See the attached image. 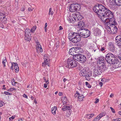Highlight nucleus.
<instances>
[{
  "label": "nucleus",
  "instance_id": "obj_1",
  "mask_svg": "<svg viewBox=\"0 0 121 121\" xmlns=\"http://www.w3.org/2000/svg\"><path fill=\"white\" fill-rule=\"evenodd\" d=\"M105 60L108 63L112 64L115 66L116 68L121 66L120 62L113 54L109 53H108L105 57Z\"/></svg>",
  "mask_w": 121,
  "mask_h": 121
},
{
  "label": "nucleus",
  "instance_id": "obj_2",
  "mask_svg": "<svg viewBox=\"0 0 121 121\" xmlns=\"http://www.w3.org/2000/svg\"><path fill=\"white\" fill-rule=\"evenodd\" d=\"M68 38L70 41L74 43L78 42L81 40V37L79 35L75 32L70 33Z\"/></svg>",
  "mask_w": 121,
  "mask_h": 121
},
{
  "label": "nucleus",
  "instance_id": "obj_3",
  "mask_svg": "<svg viewBox=\"0 0 121 121\" xmlns=\"http://www.w3.org/2000/svg\"><path fill=\"white\" fill-rule=\"evenodd\" d=\"M100 18L102 21L104 22L105 25H106V28H107L109 26L112 24H114L115 25H117V24L115 20L114 19V17L109 18H106V17H100Z\"/></svg>",
  "mask_w": 121,
  "mask_h": 121
},
{
  "label": "nucleus",
  "instance_id": "obj_4",
  "mask_svg": "<svg viewBox=\"0 0 121 121\" xmlns=\"http://www.w3.org/2000/svg\"><path fill=\"white\" fill-rule=\"evenodd\" d=\"M105 7L101 4H98L96 5L93 8V9L95 13H97L98 16L99 17H102V14Z\"/></svg>",
  "mask_w": 121,
  "mask_h": 121
},
{
  "label": "nucleus",
  "instance_id": "obj_5",
  "mask_svg": "<svg viewBox=\"0 0 121 121\" xmlns=\"http://www.w3.org/2000/svg\"><path fill=\"white\" fill-rule=\"evenodd\" d=\"M79 31H80L79 35L81 37L86 38L90 35V31L87 29H81L79 30Z\"/></svg>",
  "mask_w": 121,
  "mask_h": 121
},
{
  "label": "nucleus",
  "instance_id": "obj_6",
  "mask_svg": "<svg viewBox=\"0 0 121 121\" xmlns=\"http://www.w3.org/2000/svg\"><path fill=\"white\" fill-rule=\"evenodd\" d=\"M102 17H114L113 13L110 10L105 7L102 14Z\"/></svg>",
  "mask_w": 121,
  "mask_h": 121
},
{
  "label": "nucleus",
  "instance_id": "obj_7",
  "mask_svg": "<svg viewBox=\"0 0 121 121\" xmlns=\"http://www.w3.org/2000/svg\"><path fill=\"white\" fill-rule=\"evenodd\" d=\"M117 25L112 24L108 28H106L108 31L109 32H108L109 33L116 34L118 30L117 27L116 26Z\"/></svg>",
  "mask_w": 121,
  "mask_h": 121
},
{
  "label": "nucleus",
  "instance_id": "obj_8",
  "mask_svg": "<svg viewBox=\"0 0 121 121\" xmlns=\"http://www.w3.org/2000/svg\"><path fill=\"white\" fill-rule=\"evenodd\" d=\"M80 8V6L79 4L73 3L70 5L69 10L71 12H74L79 10Z\"/></svg>",
  "mask_w": 121,
  "mask_h": 121
},
{
  "label": "nucleus",
  "instance_id": "obj_9",
  "mask_svg": "<svg viewBox=\"0 0 121 121\" xmlns=\"http://www.w3.org/2000/svg\"><path fill=\"white\" fill-rule=\"evenodd\" d=\"M75 59L80 62L83 63L85 62L86 60V58L84 55H80V56H77V58Z\"/></svg>",
  "mask_w": 121,
  "mask_h": 121
},
{
  "label": "nucleus",
  "instance_id": "obj_10",
  "mask_svg": "<svg viewBox=\"0 0 121 121\" xmlns=\"http://www.w3.org/2000/svg\"><path fill=\"white\" fill-rule=\"evenodd\" d=\"M25 40L27 41H29L30 39L31 36L30 33V30L29 29L27 28L25 30Z\"/></svg>",
  "mask_w": 121,
  "mask_h": 121
},
{
  "label": "nucleus",
  "instance_id": "obj_11",
  "mask_svg": "<svg viewBox=\"0 0 121 121\" xmlns=\"http://www.w3.org/2000/svg\"><path fill=\"white\" fill-rule=\"evenodd\" d=\"M44 62L42 63L43 66L45 67V66L47 65L48 66H49L48 64L49 63L50 59L47 56V55L45 54L44 55Z\"/></svg>",
  "mask_w": 121,
  "mask_h": 121
},
{
  "label": "nucleus",
  "instance_id": "obj_12",
  "mask_svg": "<svg viewBox=\"0 0 121 121\" xmlns=\"http://www.w3.org/2000/svg\"><path fill=\"white\" fill-rule=\"evenodd\" d=\"M102 72L98 67L97 69H94V75L95 76H97L98 75H100Z\"/></svg>",
  "mask_w": 121,
  "mask_h": 121
},
{
  "label": "nucleus",
  "instance_id": "obj_13",
  "mask_svg": "<svg viewBox=\"0 0 121 121\" xmlns=\"http://www.w3.org/2000/svg\"><path fill=\"white\" fill-rule=\"evenodd\" d=\"M5 14L4 13H0V19L2 22L4 23L6 22L7 20L6 18H5Z\"/></svg>",
  "mask_w": 121,
  "mask_h": 121
},
{
  "label": "nucleus",
  "instance_id": "obj_14",
  "mask_svg": "<svg viewBox=\"0 0 121 121\" xmlns=\"http://www.w3.org/2000/svg\"><path fill=\"white\" fill-rule=\"evenodd\" d=\"M98 65L99 66L98 67L99 69L102 70V72L107 69L106 66L105 65L104 63H103V64H99Z\"/></svg>",
  "mask_w": 121,
  "mask_h": 121
},
{
  "label": "nucleus",
  "instance_id": "obj_15",
  "mask_svg": "<svg viewBox=\"0 0 121 121\" xmlns=\"http://www.w3.org/2000/svg\"><path fill=\"white\" fill-rule=\"evenodd\" d=\"M86 79L87 80H89L90 79V77L91 75V72L89 70L86 71Z\"/></svg>",
  "mask_w": 121,
  "mask_h": 121
},
{
  "label": "nucleus",
  "instance_id": "obj_16",
  "mask_svg": "<svg viewBox=\"0 0 121 121\" xmlns=\"http://www.w3.org/2000/svg\"><path fill=\"white\" fill-rule=\"evenodd\" d=\"M75 16H76V18H77V19L79 20H81L83 17L82 16L79 12H76L75 14Z\"/></svg>",
  "mask_w": 121,
  "mask_h": 121
},
{
  "label": "nucleus",
  "instance_id": "obj_17",
  "mask_svg": "<svg viewBox=\"0 0 121 121\" xmlns=\"http://www.w3.org/2000/svg\"><path fill=\"white\" fill-rule=\"evenodd\" d=\"M109 46L110 50L111 52H113L115 50L114 47L113 43L111 42L109 43Z\"/></svg>",
  "mask_w": 121,
  "mask_h": 121
},
{
  "label": "nucleus",
  "instance_id": "obj_18",
  "mask_svg": "<svg viewBox=\"0 0 121 121\" xmlns=\"http://www.w3.org/2000/svg\"><path fill=\"white\" fill-rule=\"evenodd\" d=\"M74 51H75V50L74 49V48H71L69 50V53L70 55L75 56L76 53Z\"/></svg>",
  "mask_w": 121,
  "mask_h": 121
},
{
  "label": "nucleus",
  "instance_id": "obj_19",
  "mask_svg": "<svg viewBox=\"0 0 121 121\" xmlns=\"http://www.w3.org/2000/svg\"><path fill=\"white\" fill-rule=\"evenodd\" d=\"M71 59L68 58L67 59V67L69 68H72Z\"/></svg>",
  "mask_w": 121,
  "mask_h": 121
},
{
  "label": "nucleus",
  "instance_id": "obj_20",
  "mask_svg": "<svg viewBox=\"0 0 121 121\" xmlns=\"http://www.w3.org/2000/svg\"><path fill=\"white\" fill-rule=\"evenodd\" d=\"M72 68L76 67L77 65L78 62L73 59H71Z\"/></svg>",
  "mask_w": 121,
  "mask_h": 121
},
{
  "label": "nucleus",
  "instance_id": "obj_21",
  "mask_svg": "<svg viewBox=\"0 0 121 121\" xmlns=\"http://www.w3.org/2000/svg\"><path fill=\"white\" fill-rule=\"evenodd\" d=\"M86 71L85 69H83L80 71L79 74L81 76H85L86 77Z\"/></svg>",
  "mask_w": 121,
  "mask_h": 121
},
{
  "label": "nucleus",
  "instance_id": "obj_22",
  "mask_svg": "<svg viewBox=\"0 0 121 121\" xmlns=\"http://www.w3.org/2000/svg\"><path fill=\"white\" fill-rule=\"evenodd\" d=\"M99 60L98 62V64H103V63H104V58L103 56H100L99 57Z\"/></svg>",
  "mask_w": 121,
  "mask_h": 121
},
{
  "label": "nucleus",
  "instance_id": "obj_23",
  "mask_svg": "<svg viewBox=\"0 0 121 121\" xmlns=\"http://www.w3.org/2000/svg\"><path fill=\"white\" fill-rule=\"evenodd\" d=\"M94 34L96 35H98L101 34V31L98 29L96 28L94 30Z\"/></svg>",
  "mask_w": 121,
  "mask_h": 121
},
{
  "label": "nucleus",
  "instance_id": "obj_24",
  "mask_svg": "<svg viewBox=\"0 0 121 121\" xmlns=\"http://www.w3.org/2000/svg\"><path fill=\"white\" fill-rule=\"evenodd\" d=\"M13 63L14 64V67L15 70V72L16 73H17L19 71V68L18 65H17V63L13 62Z\"/></svg>",
  "mask_w": 121,
  "mask_h": 121
},
{
  "label": "nucleus",
  "instance_id": "obj_25",
  "mask_svg": "<svg viewBox=\"0 0 121 121\" xmlns=\"http://www.w3.org/2000/svg\"><path fill=\"white\" fill-rule=\"evenodd\" d=\"M36 50L37 52H39V50L40 52H42L43 49L42 48L41 46L40 45H38L37 47H36Z\"/></svg>",
  "mask_w": 121,
  "mask_h": 121
},
{
  "label": "nucleus",
  "instance_id": "obj_26",
  "mask_svg": "<svg viewBox=\"0 0 121 121\" xmlns=\"http://www.w3.org/2000/svg\"><path fill=\"white\" fill-rule=\"evenodd\" d=\"M65 108L67 111V112L69 114H70L71 112V108L69 106H66Z\"/></svg>",
  "mask_w": 121,
  "mask_h": 121
},
{
  "label": "nucleus",
  "instance_id": "obj_27",
  "mask_svg": "<svg viewBox=\"0 0 121 121\" xmlns=\"http://www.w3.org/2000/svg\"><path fill=\"white\" fill-rule=\"evenodd\" d=\"M57 110V107L56 106H54L52 107L51 109L52 112V114L54 115H55L56 114V111Z\"/></svg>",
  "mask_w": 121,
  "mask_h": 121
},
{
  "label": "nucleus",
  "instance_id": "obj_28",
  "mask_svg": "<svg viewBox=\"0 0 121 121\" xmlns=\"http://www.w3.org/2000/svg\"><path fill=\"white\" fill-rule=\"evenodd\" d=\"M74 49L75 50V56L77 55V54L78 52L80 51V50H82V49L80 48H74Z\"/></svg>",
  "mask_w": 121,
  "mask_h": 121
},
{
  "label": "nucleus",
  "instance_id": "obj_29",
  "mask_svg": "<svg viewBox=\"0 0 121 121\" xmlns=\"http://www.w3.org/2000/svg\"><path fill=\"white\" fill-rule=\"evenodd\" d=\"M94 115V114L93 113L86 115V117L88 119L92 118Z\"/></svg>",
  "mask_w": 121,
  "mask_h": 121
},
{
  "label": "nucleus",
  "instance_id": "obj_30",
  "mask_svg": "<svg viewBox=\"0 0 121 121\" xmlns=\"http://www.w3.org/2000/svg\"><path fill=\"white\" fill-rule=\"evenodd\" d=\"M84 97V96L82 95H81L80 94L78 96V100L79 101H81L83 100V98Z\"/></svg>",
  "mask_w": 121,
  "mask_h": 121
},
{
  "label": "nucleus",
  "instance_id": "obj_31",
  "mask_svg": "<svg viewBox=\"0 0 121 121\" xmlns=\"http://www.w3.org/2000/svg\"><path fill=\"white\" fill-rule=\"evenodd\" d=\"M105 113L104 112H102L99 115L97 116L99 118V119L102 117L105 116Z\"/></svg>",
  "mask_w": 121,
  "mask_h": 121
},
{
  "label": "nucleus",
  "instance_id": "obj_32",
  "mask_svg": "<svg viewBox=\"0 0 121 121\" xmlns=\"http://www.w3.org/2000/svg\"><path fill=\"white\" fill-rule=\"evenodd\" d=\"M116 40L118 41L121 40V35L117 36L116 38Z\"/></svg>",
  "mask_w": 121,
  "mask_h": 121
},
{
  "label": "nucleus",
  "instance_id": "obj_33",
  "mask_svg": "<svg viewBox=\"0 0 121 121\" xmlns=\"http://www.w3.org/2000/svg\"><path fill=\"white\" fill-rule=\"evenodd\" d=\"M109 3L111 5H114L115 4V0H109Z\"/></svg>",
  "mask_w": 121,
  "mask_h": 121
},
{
  "label": "nucleus",
  "instance_id": "obj_34",
  "mask_svg": "<svg viewBox=\"0 0 121 121\" xmlns=\"http://www.w3.org/2000/svg\"><path fill=\"white\" fill-rule=\"evenodd\" d=\"M62 101L65 104L66 103V101H67V99L65 97H64L62 98Z\"/></svg>",
  "mask_w": 121,
  "mask_h": 121
},
{
  "label": "nucleus",
  "instance_id": "obj_35",
  "mask_svg": "<svg viewBox=\"0 0 121 121\" xmlns=\"http://www.w3.org/2000/svg\"><path fill=\"white\" fill-rule=\"evenodd\" d=\"M36 29V26L33 27V28L31 29V30H30V32L33 33L34 31Z\"/></svg>",
  "mask_w": 121,
  "mask_h": 121
},
{
  "label": "nucleus",
  "instance_id": "obj_36",
  "mask_svg": "<svg viewBox=\"0 0 121 121\" xmlns=\"http://www.w3.org/2000/svg\"><path fill=\"white\" fill-rule=\"evenodd\" d=\"M53 11H52V9L51 8H50L49 9V15H53Z\"/></svg>",
  "mask_w": 121,
  "mask_h": 121
},
{
  "label": "nucleus",
  "instance_id": "obj_37",
  "mask_svg": "<svg viewBox=\"0 0 121 121\" xmlns=\"http://www.w3.org/2000/svg\"><path fill=\"white\" fill-rule=\"evenodd\" d=\"M85 84L89 88H91V86L88 82H86Z\"/></svg>",
  "mask_w": 121,
  "mask_h": 121
},
{
  "label": "nucleus",
  "instance_id": "obj_38",
  "mask_svg": "<svg viewBox=\"0 0 121 121\" xmlns=\"http://www.w3.org/2000/svg\"><path fill=\"white\" fill-rule=\"evenodd\" d=\"M80 51H79V52H78L77 53L78 54H77V55H76L75 56V58H77V56H80V55H82L81 54L82 53V50H80Z\"/></svg>",
  "mask_w": 121,
  "mask_h": 121
},
{
  "label": "nucleus",
  "instance_id": "obj_39",
  "mask_svg": "<svg viewBox=\"0 0 121 121\" xmlns=\"http://www.w3.org/2000/svg\"><path fill=\"white\" fill-rule=\"evenodd\" d=\"M6 62H7V60L6 59H5L4 60V59H3V60L2 61V63L3 64V65H4V67H5V63Z\"/></svg>",
  "mask_w": 121,
  "mask_h": 121
},
{
  "label": "nucleus",
  "instance_id": "obj_40",
  "mask_svg": "<svg viewBox=\"0 0 121 121\" xmlns=\"http://www.w3.org/2000/svg\"><path fill=\"white\" fill-rule=\"evenodd\" d=\"M79 95L80 94L77 91L74 95V97L75 98L77 97L78 98V96H79Z\"/></svg>",
  "mask_w": 121,
  "mask_h": 121
},
{
  "label": "nucleus",
  "instance_id": "obj_41",
  "mask_svg": "<svg viewBox=\"0 0 121 121\" xmlns=\"http://www.w3.org/2000/svg\"><path fill=\"white\" fill-rule=\"evenodd\" d=\"M15 89L14 88H11L9 89V90H7V91H13L15 90Z\"/></svg>",
  "mask_w": 121,
  "mask_h": 121
},
{
  "label": "nucleus",
  "instance_id": "obj_42",
  "mask_svg": "<svg viewBox=\"0 0 121 121\" xmlns=\"http://www.w3.org/2000/svg\"><path fill=\"white\" fill-rule=\"evenodd\" d=\"M99 118L97 116L96 117H95L94 120L93 121H98L99 120Z\"/></svg>",
  "mask_w": 121,
  "mask_h": 121
},
{
  "label": "nucleus",
  "instance_id": "obj_43",
  "mask_svg": "<svg viewBox=\"0 0 121 121\" xmlns=\"http://www.w3.org/2000/svg\"><path fill=\"white\" fill-rule=\"evenodd\" d=\"M113 121H121V119L120 118H116L114 119L113 120Z\"/></svg>",
  "mask_w": 121,
  "mask_h": 121
},
{
  "label": "nucleus",
  "instance_id": "obj_44",
  "mask_svg": "<svg viewBox=\"0 0 121 121\" xmlns=\"http://www.w3.org/2000/svg\"><path fill=\"white\" fill-rule=\"evenodd\" d=\"M85 25L84 24V23H83V22H79L78 24V25L79 26H82V25Z\"/></svg>",
  "mask_w": 121,
  "mask_h": 121
},
{
  "label": "nucleus",
  "instance_id": "obj_45",
  "mask_svg": "<svg viewBox=\"0 0 121 121\" xmlns=\"http://www.w3.org/2000/svg\"><path fill=\"white\" fill-rule=\"evenodd\" d=\"M34 9V8H31L30 7H29L28 8V11H33Z\"/></svg>",
  "mask_w": 121,
  "mask_h": 121
},
{
  "label": "nucleus",
  "instance_id": "obj_46",
  "mask_svg": "<svg viewBox=\"0 0 121 121\" xmlns=\"http://www.w3.org/2000/svg\"><path fill=\"white\" fill-rule=\"evenodd\" d=\"M43 78L44 80V81L46 82V83L47 84H48L49 83L48 80H47L44 77H43Z\"/></svg>",
  "mask_w": 121,
  "mask_h": 121
},
{
  "label": "nucleus",
  "instance_id": "obj_47",
  "mask_svg": "<svg viewBox=\"0 0 121 121\" xmlns=\"http://www.w3.org/2000/svg\"><path fill=\"white\" fill-rule=\"evenodd\" d=\"M4 94L7 95H11V93H10L4 91Z\"/></svg>",
  "mask_w": 121,
  "mask_h": 121
},
{
  "label": "nucleus",
  "instance_id": "obj_48",
  "mask_svg": "<svg viewBox=\"0 0 121 121\" xmlns=\"http://www.w3.org/2000/svg\"><path fill=\"white\" fill-rule=\"evenodd\" d=\"M65 105L64 106H63L62 107V110L63 111H65L66 110V109L65 108Z\"/></svg>",
  "mask_w": 121,
  "mask_h": 121
},
{
  "label": "nucleus",
  "instance_id": "obj_49",
  "mask_svg": "<svg viewBox=\"0 0 121 121\" xmlns=\"http://www.w3.org/2000/svg\"><path fill=\"white\" fill-rule=\"evenodd\" d=\"M21 10L22 11H24L25 10V7L23 6L21 9Z\"/></svg>",
  "mask_w": 121,
  "mask_h": 121
},
{
  "label": "nucleus",
  "instance_id": "obj_50",
  "mask_svg": "<svg viewBox=\"0 0 121 121\" xmlns=\"http://www.w3.org/2000/svg\"><path fill=\"white\" fill-rule=\"evenodd\" d=\"M110 108L111 110L113 113H115V110L112 107H110Z\"/></svg>",
  "mask_w": 121,
  "mask_h": 121
},
{
  "label": "nucleus",
  "instance_id": "obj_51",
  "mask_svg": "<svg viewBox=\"0 0 121 121\" xmlns=\"http://www.w3.org/2000/svg\"><path fill=\"white\" fill-rule=\"evenodd\" d=\"M14 117H15L13 116H12V117H10L9 118V121H12L11 120V119H13L14 118Z\"/></svg>",
  "mask_w": 121,
  "mask_h": 121
},
{
  "label": "nucleus",
  "instance_id": "obj_52",
  "mask_svg": "<svg viewBox=\"0 0 121 121\" xmlns=\"http://www.w3.org/2000/svg\"><path fill=\"white\" fill-rule=\"evenodd\" d=\"M12 66L11 67V69H12V70H13V66L14 64H13V62L12 63Z\"/></svg>",
  "mask_w": 121,
  "mask_h": 121
},
{
  "label": "nucleus",
  "instance_id": "obj_53",
  "mask_svg": "<svg viewBox=\"0 0 121 121\" xmlns=\"http://www.w3.org/2000/svg\"><path fill=\"white\" fill-rule=\"evenodd\" d=\"M3 104L4 103L3 102L0 101V107H2L3 106Z\"/></svg>",
  "mask_w": 121,
  "mask_h": 121
},
{
  "label": "nucleus",
  "instance_id": "obj_54",
  "mask_svg": "<svg viewBox=\"0 0 121 121\" xmlns=\"http://www.w3.org/2000/svg\"><path fill=\"white\" fill-rule=\"evenodd\" d=\"M96 101L95 102V104L97 103L99 101V99H96Z\"/></svg>",
  "mask_w": 121,
  "mask_h": 121
},
{
  "label": "nucleus",
  "instance_id": "obj_55",
  "mask_svg": "<svg viewBox=\"0 0 121 121\" xmlns=\"http://www.w3.org/2000/svg\"><path fill=\"white\" fill-rule=\"evenodd\" d=\"M118 57L120 58V59L121 60V51L120 52V53L118 55Z\"/></svg>",
  "mask_w": 121,
  "mask_h": 121
},
{
  "label": "nucleus",
  "instance_id": "obj_56",
  "mask_svg": "<svg viewBox=\"0 0 121 121\" xmlns=\"http://www.w3.org/2000/svg\"><path fill=\"white\" fill-rule=\"evenodd\" d=\"M40 45V44L39 43L38 41H36V47L38 46V45Z\"/></svg>",
  "mask_w": 121,
  "mask_h": 121
},
{
  "label": "nucleus",
  "instance_id": "obj_57",
  "mask_svg": "<svg viewBox=\"0 0 121 121\" xmlns=\"http://www.w3.org/2000/svg\"><path fill=\"white\" fill-rule=\"evenodd\" d=\"M101 51H103L105 50V48L104 47H102L100 49Z\"/></svg>",
  "mask_w": 121,
  "mask_h": 121
},
{
  "label": "nucleus",
  "instance_id": "obj_58",
  "mask_svg": "<svg viewBox=\"0 0 121 121\" xmlns=\"http://www.w3.org/2000/svg\"><path fill=\"white\" fill-rule=\"evenodd\" d=\"M14 83H13L14 82H13H13H12V84L13 85H15V84L16 83H17V82H15V81H14Z\"/></svg>",
  "mask_w": 121,
  "mask_h": 121
},
{
  "label": "nucleus",
  "instance_id": "obj_59",
  "mask_svg": "<svg viewBox=\"0 0 121 121\" xmlns=\"http://www.w3.org/2000/svg\"><path fill=\"white\" fill-rule=\"evenodd\" d=\"M103 85V84L102 82H100L99 83V85L101 87Z\"/></svg>",
  "mask_w": 121,
  "mask_h": 121
},
{
  "label": "nucleus",
  "instance_id": "obj_60",
  "mask_svg": "<svg viewBox=\"0 0 121 121\" xmlns=\"http://www.w3.org/2000/svg\"><path fill=\"white\" fill-rule=\"evenodd\" d=\"M23 96L24 97H25V98H27V96L25 94H24L23 95Z\"/></svg>",
  "mask_w": 121,
  "mask_h": 121
},
{
  "label": "nucleus",
  "instance_id": "obj_61",
  "mask_svg": "<svg viewBox=\"0 0 121 121\" xmlns=\"http://www.w3.org/2000/svg\"><path fill=\"white\" fill-rule=\"evenodd\" d=\"M114 94H111L110 95V97H112L113 96Z\"/></svg>",
  "mask_w": 121,
  "mask_h": 121
},
{
  "label": "nucleus",
  "instance_id": "obj_62",
  "mask_svg": "<svg viewBox=\"0 0 121 121\" xmlns=\"http://www.w3.org/2000/svg\"><path fill=\"white\" fill-rule=\"evenodd\" d=\"M47 84L46 83V84H44V87L45 88H46L47 87Z\"/></svg>",
  "mask_w": 121,
  "mask_h": 121
},
{
  "label": "nucleus",
  "instance_id": "obj_63",
  "mask_svg": "<svg viewBox=\"0 0 121 121\" xmlns=\"http://www.w3.org/2000/svg\"><path fill=\"white\" fill-rule=\"evenodd\" d=\"M63 94L61 92H60L59 93V96H61Z\"/></svg>",
  "mask_w": 121,
  "mask_h": 121
},
{
  "label": "nucleus",
  "instance_id": "obj_64",
  "mask_svg": "<svg viewBox=\"0 0 121 121\" xmlns=\"http://www.w3.org/2000/svg\"><path fill=\"white\" fill-rule=\"evenodd\" d=\"M63 28L61 26H60L59 27V30H61L63 29Z\"/></svg>",
  "mask_w": 121,
  "mask_h": 121
}]
</instances>
